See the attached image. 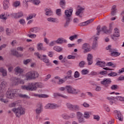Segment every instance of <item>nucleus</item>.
Here are the masks:
<instances>
[{
    "label": "nucleus",
    "instance_id": "obj_54",
    "mask_svg": "<svg viewBox=\"0 0 124 124\" xmlns=\"http://www.w3.org/2000/svg\"><path fill=\"white\" fill-rule=\"evenodd\" d=\"M34 55L36 56V57H38L39 59H40V60H43V58H42L43 56L41 55V54H40L38 52H35Z\"/></svg>",
    "mask_w": 124,
    "mask_h": 124
},
{
    "label": "nucleus",
    "instance_id": "obj_20",
    "mask_svg": "<svg viewBox=\"0 0 124 124\" xmlns=\"http://www.w3.org/2000/svg\"><path fill=\"white\" fill-rule=\"evenodd\" d=\"M94 20V19L92 18L85 22H83L81 23V26L82 27H86V26H88V25H90V24H91V23H93V22Z\"/></svg>",
    "mask_w": 124,
    "mask_h": 124
},
{
    "label": "nucleus",
    "instance_id": "obj_47",
    "mask_svg": "<svg viewBox=\"0 0 124 124\" xmlns=\"http://www.w3.org/2000/svg\"><path fill=\"white\" fill-rule=\"evenodd\" d=\"M85 64H86V62L84 61H82L79 63L78 65L79 67L83 68V67H84Z\"/></svg>",
    "mask_w": 124,
    "mask_h": 124
},
{
    "label": "nucleus",
    "instance_id": "obj_61",
    "mask_svg": "<svg viewBox=\"0 0 124 124\" xmlns=\"http://www.w3.org/2000/svg\"><path fill=\"white\" fill-rule=\"evenodd\" d=\"M31 59H27L23 61V63L24 64L27 65L28 63H29V62H31Z\"/></svg>",
    "mask_w": 124,
    "mask_h": 124
},
{
    "label": "nucleus",
    "instance_id": "obj_52",
    "mask_svg": "<svg viewBox=\"0 0 124 124\" xmlns=\"http://www.w3.org/2000/svg\"><path fill=\"white\" fill-rule=\"evenodd\" d=\"M0 85L2 86L3 89H4V88L7 87V82H6V81H2Z\"/></svg>",
    "mask_w": 124,
    "mask_h": 124
},
{
    "label": "nucleus",
    "instance_id": "obj_57",
    "mask_svg": "<svg viewBox=\"0 0 124 124\" xmlns=\"http://www.w3.org/2000/svg\"><path fill=\"white\" fill-rule=\"evenodd\" d=\"M12 54L14 55V56H16V57H18L19 53H18V51L17 50H12Z\"/></svg>",
    "mask_w": 124,
    "mask_h": 124
},
{
    "label": "nucleus",
    "instance_id": "obj_15",
    "mask_svg": "<svg viewBox=\"0 0 124 124\" xmlns=\"http://www.w3.org/2000/svg\"><path fill=\"white\" fill-rule=\"evenodd\" d=\"M12 16L14 17L16 19L21 18L24 16V13L22 12H18L17 13H13L11 14Z\"/></svg>",
    "mask_w": 124,
    "mask_h": 124
},
{
    "label": "nucleus",
    "instance_id": "obj_39",
    "mask_svg": "<svg viewBox=\"0 0 124 124\" xmlns=\"http://www.w3.org/2000/svg\"><path fill=\"white\" fill-rule=\"evenodd\" d=\"M36 87V90H37V88H40V89L43 88V84H42V83L40 82H35Z\"/></svg>",
    "mask_w": 124,
    "mask_h": 124
},
{
    "label": "nucleus",
    "instance_id": "obj_17",
    "mask_svg": "<svg viewBox=\"0 0 124 124\" xmlns=\"http://www.w3.org/2000/svg\"><path fill=\"white\" fill-rule=\"evenodd\" d=\"M93 54H89L87 56V62L88 65H92L93 64Z\"/></svg>",
    "mask_w": 124,
    "mask_h": 124
},
{
    "label": "nucleus",
    "instance_id": "obj_51",
    "mask_svg": "<svg viewBox=\"0 0 124 124\" xmlns=\"http://www.w3.org/2000/svg\"><path fill=\"white\" fill-rule=\"evenodd\" d=\"M115 99L119 101H124V97L120 96H117L115 97Z\"/></svg>",
    "mask_w": 124,
    "mask_h": 124
},
{
    "label": "nucleus",
    "instance_id": "obj_10",
    "mask_svg": "<svg viewBox=\"0 0 124 124\" xmlns=\"http://www.w3.org/2000/svg\"><path fill=\"white\" fill-rule=\"evenodd\" d=\"M111 83V78H104L101 81V85L104 86L105 88H108Z\"/></svg>",
    "mask_w": 124,
    "mask_h": 124
},
{
    "label": "nucleus",
    "instance_id": "obj_6",
    "mask_svg": "<svg viewBox=\"0 0 124 124\" xmlns=\"http://www.w3.org/2000/svg\"><path fill=\"white\" fill-rule=\"evenodd\" d=\"M107 50H108L110 53V56L111 57H118L121 55V53L118 52V50L116 48H111V46H108L107 47H106Z\"/></svg>",
    "mask_w": 124,
    "mask_h": 124
},
{
    "label": "nucleus",
    "instance_id": "obj_12",
    "mask_svg": "<svg viewBox=\"0 0 124 124\" xmlns=\"http://www.w3.org/2000/svg\"><path fill=\"white\" fill-rule=\"evenodd\" d=\"M111 37L114 41H116L118 39L116 37H120V31H119L118 28H116L114 29L113 34L111 35Z\"/></svg>",
    "mask_w": 124,
    "mask_h": 124
},
{
    "label": "nucleus",
    "instance_id": "obj_25",
    "mask_svg": "<svg viewBox=\"0 0 124 124\" xmlns=\"http://www.w3.org/2000/svg\"><path fill=\"white\" fill-rule=\"evenodd\" d=\"M0 73L3 77H5V76H7V72L5 69L3 68V67L0 68Z\"/></svg>",
    "mask_w": 124,
    "mask_h": 124
},
{
    "label": "nucleus",
    "instance_id": "obj_41",
    "mask_svg": "<svg viewBox=\"0 0 124 124\" xmlns=\"http://www.w3.org/2000/svg\"><path fill=\"white\" fill-rule=\"evenodd\" d=\"M56 44H62L63 42V38H60L56 41H55Z\"/></svg>",
    "mask_w": 124,
    "mask_h": 124
},
{
    "label": "nucleus",
    "instance_id": "obj_60",
    "mask_svg": "<svg viewBox=\"0 0 124 124\" xmlns=\"http://www.w3.org/2000/svg\"><path fill=\"white\" fill-rule=\"evenodd\" d=\"M20 1H16L14 4L13 5L14 6H15V7H18V6H19V5H20Z\"/></svg>",
    "mask_w": 124,
    "mask_h": 124
},
{
    "label": "nucleus",
    "instance_id": "obj_8",
    "mask_svg": "<svg viewBox=\"0 0 124 124\" xmlns=\"http://www.w3.org/2000/svg\"><path fill=\"white\" fill-rule=\"evenodd\" d=\"M67 107L71 111H80L81 108L78 105H72L70 103H67Z\"/></svg>",
    "mask_w": 124,
    "mask_h": 124
},
{
    "label": "nucleus",
    "instance_id": "obj_16",
    "mask_svg": "<svg viewBox=\"0 0 124 124\" xmlns=\"http://www.w3.org/2000/svg\"><path fill=\"white\" fill-rule=\"evenodd\" d=\"M36 115H40V113L43 111V106L40 104L37 106V108L35 109Z\"/></svg>",
    "mask_w": 124,
    "mask_h": 124
},
{
    "label": "nucleus",
    "instance_id": "obj_26",
    "mask_svg": "<svg viewBox=\"0 0 124 124\" xmlns=\"http://www.w3.org/2000/svg\"><path fill=\"white\" fill-rule=\"evenodd\" d=\"M99 38L98 37H95L94 38V41L93 42V44L92 46L93 49H95L97 47V40Z\"/></svg>",
    "mask_w": 124,
    "mask_h": 124
},
{
    "label": "nucleus",
    "instance_id": "obj_43",
    "mask_svg": "<svg viewBox=\"0 0 124 124\" xmlns=\"http://www.w3.org/2000/svg\"><path fill=\"white\" fill-rule=\"evenodd\" d=\"M81 73L82 74V75H87V74H88L89 73V70H88V69H83L81 71Z\"/></svg>",
    "mask_w": 124,
    "mask_h": 124
},
{
    "label": "nucleus",
    "instance_id": "obj_32",
    "mask_svg": "<svg viewBox=\"0 0 124 124\" xmlns=\"http://www.w3.org/2000/svg\"><path fill=\"white\" fill-rule=\"evenodd\" d=\"M48 22L50 23H58V19L53 17H48L47 18Z\"/></svg>",
    "mask_w": 124,
    "mask_h": 124
},
{
    "label": "nucleus",
    "instance_id": "obj_24",
    "mask_svg": "<svg viewBox=\"0 0 124 124\" xmlns=\"http://www.w3.org/2000/svg\"><path fill=\"white\" fill-rule=\"evenodd\" d=\"M70 17H65V21L64 23L63 27L65 29L67 28L68 27H69V24L70 23Z\"/></svg>",
    "mask_w": 124,
    "mask_h": 124
},
{
    "label": "nucleus",
    "instance_id": "obj_46",
    "mask_svg": "<svg viewBox=\"0 0 124 124\" xmlns=\"http://www.w3.org/2000/svg\"><path fill=\"white\" fill-rule=\"evenodd\" d=\"M118 75V74L116 72H111L110 73L108 74V76H109L110 77H115Z\"/></svg>",
    "mask_w": 124,
    "mask_h": 124
},
{
    "label": "nucleus",
    "instance_id": "obj_1",
    "mask_svg": "<svg viewBox=\"0 0 124 124\" xmlns=\"http://www.w3.org/2000/svg\"><path fill=\"white\" fill-rule=\"evenodd\" d=\"M27 80H35L39 77V73L36 71H31L25 75Z\"/></svg>",
    "mask_w": 124,
    "mask_h": 124
},
{
    "label": "nucleus",
    "instance_id": "obj_55",
    "mask_svg": "<svg viewBox=\"0 0 124 124\" xmlns=\"http://www.w3.org/2000/svg\"><path fill=\"white\" fill-rule=\"evenodd\" d=\"M81 106H83V107H85V108H88L90 107V104L86 102H84L82 104H81Z\"/></svg>",
    "mask_w": 124,
    "mask_h": 124
},
{
    "label": "nucleus",
    "instance_id": "obj_34",
    "mask_svg": "<svg viewBox=\"0 0 124 124\" xmlns=\"http://www.w3.org/2000/svg\"><path fill=\"white\" fill-rule=\"evenodd\" d=\"M54 96H61V97H63V98H65L66 99H67V98H68V97H67V96L64 95L60 93H54Z\"/></svg>",
    "mask_w": 124,
    "mask_h": 124
},
{
    "label": "nucleus",
    "instance_id": "obj_31",
    "mask_svg": "<svg viewBox=\"0 0 124 124\" xmlns=\"http://www.w3.org/2000/svg\"><path fill=\"white\" fill-rule=\"evenodd\" d=\"M37 49L39 51L43 50V51H46V48L43 47V44L42 43H39L37 45Z\"/></svg>",
    "mask_w": 124,
    "mask_h": 124
},
{
    "label": "nucleus",
    "instance_id": "obj_14",
    "mask_svg": "<svg viewBox=\"0 0 124 124\" xmlns=\"http://www.w3.org/2000/svg\"><path fill=\"white\" fill-rule=\"evenodd\" d=\"M14 71L16 75H21L24 72V70L21 68V67L17 66L15 68Z\"/></svg>",
    "mask_w": 124,
    "mask_h": 124
},
{
    "label": "nucleus",
    "instance_id": "obj_5",
    "mask_svg": "<svg viewBox=\"0 0 124 124\" xmlns=\"http://www.w3.org/2000/svg\"><path fill=\"white\" fill-rule=\"evenodd\" d=\"M17 89H10L7 91L6 96L7 98L13 99L15 96H16L17 93H18Z\"/></svg>",
    "mask_w": 124,
    "mask_h": 124
},
{
    "label": "nucleus",
    "instance_id": "obj_56",
    "mask_svg": "<svg viewBox=\"0 0 124 124\" xmlns=\"http://www.w3.org/2000/svg\"><path fill=\"white\" fill-rule=\"evenodd\" d=\"M6 32L7 35H10L11 33H12V31H11V30L8 28H7L6 29Z\"/></svg>",
    "mask_w": 124,
    "mask_h": 124
},
{
    "label": "nucleus",
    "instance_id": "obj_49",
    "mask_svg": "<svg viewBox=\"0 0 124 124\" xmlns=\"http://www.w3.org/2000/svg\"><path fill=\"white\" fill-rule=\"evenodd\" d=\"M77 37H78V35H74L71 36L70 37H69V38L70 40H71V41H73V40H74V39H76Z\"/></svg>",
    "mask_w": 124,
    "mask_h": 124
},
{
    "label": "nucleus",
    "instance_id": "obj_36",
    "mask_svg": "<svg viewBox=\"0 0 124 124\" xmlns=\"http://www.w3.org/2000/svg\"><path fill=\"white\" fill-rule=\"evenodd\" d=\"M53 50L56 51V52H62V47L59 46H56L53 47Z\"/></svg>",
    "mask_w": 124,
    "mask_h": 124
},
{
    "label": "nucleus",
    "instance_id": "obj_21",
    "mask_svg": "<svg viewBox=\"0 0 124 124\" xmlns=\"http://www.w3.org/2000/svg\"><path fill=\"white\" fill-rule=\"evenodd\" d=\"M72 12H73V10L72 9L65 11L66 18H70L71 15H72Z\"/></svg>",
    "mask_w": 124,
    "mask_h": 124
},
{
    "label": "nucleus",
    "instance_id": "obj_63",
    "mask_svg": "<svg viewBox=\"0 0 124 124\" xmlns=\"http://www.w3.org/2000/svg\"><path fill=\"white\" fill-rule=\"evenodd\" d=\"M47 55L50 58H53V57L54 56V52L49 51L47 53Z\"/></svg>",
    "mask_w": 124,
    "mask_h": 124
},
{
    "label": "nucleus",
    "instance_id": "obj_50",
    "mask_svg": "<svg viewBox=\"0 0 124 124\" xmlns=\"http://www.w3.org/2000/svg\"><path fill=\"white\" fill-rule=\"evenodd\" d=\"M36 16V15L34 14H31L28 16L27 17V20L29 21V20H31V19H32L33 17H35Z\"/></svg>",
    "mask_w": 124,
    "mask_h": 124
},
{
    "label": "nucleus",
    "instance_id": "obj_13",
    "mask_svg": "<svg viewBox=\"0 0 124 124\" xmlns=\"http://www.w3.org/2000/svg\"><path fill=\"white\" fill-rule=\"evenodd\" d=\"M91 46H90V45L88 43L84 44L82 45V49L84 50L83 52L84 53H88V52H90L91 51Z\"/></svg>",
    "mask_w": 124,
    "mask_h": 124
},
{
    "label": "nucleus",
    "instance_id": "obj_44",
    "mask_svg": "<svg viewBox=\"0 0 124 124\" xmlns=\"http://www.w3.org/2000/svg\"><path fill=\"white\" fill-rule=\"evenodd\" d=\"M84 117L85 119H89L90 118V112L88 111H85L84 113Z\"/></svg>",
    "mask_w": 124,
    "mask_h": 124
},
{
    "label": "nucleus",
    "instance_id": "obj_18",
    "mask_svg": "<svg viewBox=\"0 0 124 124\" xmlns=\"http://www.w3.org/2000/svg\"><path fill=\"white\" fill-rule=\"evenodd\" d=\"M114 113H116V116L117 117V119H118V120L121 122H123L124 119L123 117V115H122V113H121V111L118 110H114Z\"/></svg>",
    "mask_w": 124,
    "mask_h": 124
},
{
    "label": "nucleus",
    "instance_id": "obj_2",
    "mask_svg": "<svg viewBox=\"0 0 124 124\" xmlns=\"http://www.w3.org/2000/svg\"><path fill=\"white\" fill-rule=\"evenodd\" d=\"M12 111L16 114V117L20 118L22 115H25L26 113V109L22 107L14 108L12 109Z\"/></svg>",
    "mask_w": 124,
    "mask_h": 124
},
{
    "label": "nucleus",
    "instance_id": "obj_37",
    "mask_svg": "<svg viewBox=\"0 0 124 124\" xmlns=\"http://www.w3.org/2000/svg\"><path fill=\"white\" fill-rule=\"evenodd\" d=\"M8 4H9V1L4 0L3 3L4 9H7L8 8Z\"/></svg>",
    "mask_w": 124,
    "mask_h": 124
},
{
    "label": "nucleus",
    "instance_id": "obj_27",
    "mask_svg": "<svg viewBox=\"0 0 124 124\" xmlns=\"http://www.w3.org/2000/svg\"><path fill=\"white\" fill-rule=\"evenodd\" d=\"M106 64V63L105 62L98 61H97L95 65H98V66H100L101 67H104Z\"/></svg>",
    "mask_w": 124,
    "mask_h": 124
},
{
    "label": "nucleus",
    "instance_id": "obj_48",
    "mask_svg": "<svg viewBox=\"0 0 124 124\" xmlns=\"http://www.w3.org/2000/svg\"><path fill=\"white\" fill-rule=\"evenodd\" d=\"M72 74V71L69 70L67 72V76L66 77V79L71 78V75Z\"/></svg>",
    "mask_w": 124,
    "mask_h": 124
},
{
    "label": "nucleus",
    "instance_id": "obj_11",
    "mask_svg": "<svg viewBox=\"0 0 124 124\" xmlns=\"http://www.w3.org/2000/svg\"><path fill=\"white\" fill-rule=\"evenodd\" d=\"M61 105L56 104L53 103H48L45 107V109H57L60 108Z\"/></svg>",
    "mask_w": 124,
    "mask_h": 124
},
{
    "label": "nucleus",
    "instance_id": "obj_33",
    "mask_svg": "<svg viewBox=\"0 0 124 124\" xmlns=\"http://www.w3.org/2000/svg\"><path fill=\"white\" fill-rule=\"evenodd\" d=\"M116 5H113L112 7L111 15L112 16H114V15H116V13H117V9H116Z\"/></svg>",
    "mask_w": 124,
    "mask_h": 124
},
{
    "label": "nucleus",
    "instance_id": "obj_22",
    "mask_svg": "<svg viewBox=\"0 0 124 124\" xmlns=\"http://www.w3.org/2000/svg\"><path fill=\"white\" fill-rule=\"evenodd\" d=\"M84 10H85V8L78 6V10L76 12V15H77V16H79L81 13H83Z\"/></svg>",
    "mask_w": 124,
    "mask_h": 124
},
{
    "label": "nucleus",
    "instance_id": "obj_3",
    "mask_svg": "<svg viewBox=\"0 0 124 124\" xmlns=\"http://www.w3.org/2000/svg\"><path fill=\"white\" fill-rule=\"evenodd\" d=\"M21 89L22 90H24L25 91H31V92L36 91L35 82H31L29 83L28 85L22 86Z\"/></svg>",
    "mask_w": 124,
    "mask_h": 124
},
{
    "label": "nucleus",
    "instance_id": "obj_62",
    "mask_svg": "<svg viewBox=\"0 0 124 124\" xmlns=\"http://www.w3.org/2000/svg\"><path fill=\"white\" fill-rule=\"evenodd\" d=\"M32 3L35 4V5H38L40 3V1L39 0H33Z\"/></svg>",
    "mask_w": 124,
    "mask_h": 124
},
{
    "label": "nucleus",
    "instance_id": "obj_35",
    "mask_svg": "<svg viewBox=\"0 0 124 124\" xmlns=\"http://www.w3.org/2000/svg\"><path fill=\"white\" fill-rule=\"evenodd\" d=\"M9 17V15H7V14H2L0 15V19H2V20H7V18Z\"/></svg>",
    "mask_w": 124,
    "mask_h": 124
},
{
    "label": "nucleus",
    "instance_id": "obj_59",
    "mask_svg": "<svg viewBox=\"0 0 124 124\" xmlns=\"http://www.w3.org/2000/svg\"><path fill=\"white\" fill-rule=\"evenodd\" d=\"M62 118H63V119H64L65 120H68L70 119V117H69V116L67 114L62 115Z\"/></svg>",
    "mask_w": 124,
    "mask_h": 124
},
{
    "label": "nucleus",
    "instance_id": "obj_29",
    "mask_svg": "<svg viewBox=\"0 0 124 124\" xmlns=\"http://www.w3.org/2000/svg\"><path fill=\"white\" fill-rule=\"evenodd\" d=\"M46 11V16H52L53 15V11L51 9H46L45 10Z\"/></svg>",
    "mask_w": 124,
    "mask_h": 124
},
{
    "label": "nucleus",
    "instance_id": "obj_40",
    "mask_svg": "<svg viewBox=\"0 0 124 124\" xmlns=\"http://www.w3.org/2000/svg\"><path fill=\"white\" fill-rule=\"evenodd\" d=\"M19 105V101H16L10 105V107H17Z\"/></svg>",
    "mask_w": 124,
    "mask_h": 124
},
{
    "label": "nucleus",
    "instance_id": "obj_64",
    "mask_svg": "<svg viewBox=\"0 0 124 124\" xmlns=\"http://www.w3.org/2000/svg\"><path fill=\"white\" fill-rule=\"evenodd\" d=\"M93 119L94 120H96V121H99L100 120V117L97 115H93Z\"/></svg>",
    "mask_w": 124,
    "mask_h": 124
},
{
    "label": "nucleus",
    "instance_id": "obj_53",
    "mask_svg": "<svg viewBox=\"0 0 124 124\" xmlns=\"http://www.w3.org/2000/svg\"><path fill=\"white\" fill-rule=\"evenodd\" d=\"M107 66H112V67H116V65L114 64L112 62H108L106 64Z\"/></svg>",
    "mask_w": 124,
    "mask_h": 124
},
{
    "label": "nucleus",
    "instance_id": "obj_38",
    "mask_svg": "<svg viewBox=\"0 0 124 124\" xmlns=\"http://www.w3.org/2000/svg\"><path fill=\"white\" fill-rule=\"evenodd\" d=\"M16 96H19V97H21V98H28V95L27 94H20L18 92H16Z\"/></svg>",
    "mask_w": 124,
    "mask_h": 124
},
{
    "label": "nucleus",
    "instance_id": "obj_23",
    "mask_svg": "<svg viewBox=\"0 0 124 124\" xmlns=\"http://www.w3.org/2000/svg\"><path fill=\"white\" fill-rule=\"evenodd\" d=\"M34 96L36 97H39V98H47L49 97V95L45 94H34Z\"/></svg>",
    "mask_w": 124,
    "mask_h": 124
},
{
    "label": "nucleus",
    "instance_id": "obj_7",
    "mask_svg": "<svg viewBox=\"0 0 124 124\" xmlns=\"http://www.w3.org/2000/svg\"><path fill=\"white\" fill-rule=\"evenodd\" d=\"M97 35H99V33L101 32V31H103L104 33H106L107 34H108V33H110L111 31L107 29V27L104 26L102 27L101 28H100V26H98L97 28Z\"/></svg>",
    "mask_w": 124,
    "mask_h": 124
},
{
    "label": "nucleus",
    "instance_id": "obj_42",
    "mask_svg": "<svg viewBox=\"0 0 124 124\" xmlns=\"http://www.w3.org/2000/svg\"><path fill=\"white\" fill-rule=\"evenodd\" d=\"M65 82V80L62 79V78H59L58 79V81H57V84H58V85H62L63 84V83H64Z\"/></svg>",
    "mask_w": 124,
    "mask_h": 124
},
{
    "label": "nucleus",
    "instance_id": "obj_45",
    "mask_svg": "<svg viewBox=\"0 0 124 124\" xmlns=\"http://www.w3.org/2000/svg\"><path fill=\"white\" fill-rule=\"evenodd\" d=\"M110 89L111 90L116 91V90L119 89V86H118V85L113 84L111 86Z\"/></svg>",
    "mask_w": 124,
    "mask_h": 124
},
{
    "label": "nucleus",
    "instance_id": "obj_28",
    "mask_svg": "<svg viewBox=\"0 0 124 124\" xmlns=\"http://www.w3.org/2000/svg\"><path fill=\"white\" fill-rule=\"evenodd\" d=\"M107 99L109 101V103L111 105H113V104L115 102V99H116V97L113 96L107 97Z\"/></svg>",
    "mask_w": 124,
    "mask_h": 124
},
{
    "label": "nucleus",
    "instance_id": "obj_9",
    "mask_svg": "<svg viewBox=\"0 0 124 124\" xmlns=\"http://www.w3.org/2000/svg\"><path fill=\"white\" fill-rule=\"evenodd\" d=\"M77 118L79 124H85V123H86V121H85V119H84V116L82 112L79 111L77 112Z\"/></svg>",
    "mask_w": 124,
    "mask_h": 124
},
{
    "label": "nucleus",
    "instance_id": "obj_19",
    "mask_svg": "<svg viewBox=\"0 0 124 124\" xmlns=\"http://www.w3.org/2000/svg\"><path fill=\"white\" fill-rule=\"evenodd\" d=\"M20 83V78H14L12 80V84L14 86H18Z\"/></svg>",
    "mask_w": 124,
    "mask_h": 124
},
{
    "label": "nucleus",
    "instance_id": "obj_58",
    "mask_svg": "<svg viewBox=\"0 0 124 124\" xmlns=\"http://www.w3.org/2000/svg\"><path fill=\"white\" fill-rule=\"evenodd\" d=\"M75 78H79L80 77V73H79L78 71H76L74 74Z\"/></svg>",
    "mask_w": 124,
    "mask_h": 124
},
{
    "label": "nucleus",
    "instance_id": "obj_4",
    "mask_svg": "<svg viewBox=\"0 0 124 124\" xmlns=\"http://www.w3.org/2000/svg\"><path fill=\"white\" fill-rule=\"evenodd\" d=\"M66 91L68 93H71V94H78L80 93V90L74 88L71 85L66 86Z\"/></svg>",
    "mask_w": 124,
    "mask_h": 124
},
{
    "label": "nucleus",
    "instance_id": "obj_30",
    "mask_svg": "<svg viewBox=\"0 0 124 124\" xmlns=\"http://www.w3.org/2000/svg\"><path fill=\"white\" fill-rule=\"evenodd\" d=\"M39 31H40V28L38 27H33V28L31 29V32H34V33L39 32Z\"/></svg>",
    "mask_w": 124,
    "mask_h": 124
}]
</instances>
